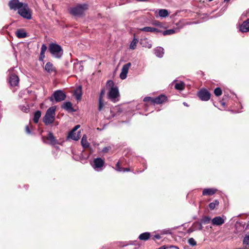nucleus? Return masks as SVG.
I'll return each instance as SVG.
<instances>
[{
  "mask_svg": "<svg viewBox=\"0 0 249 249\" xmlns=\"http://www.w3.org/2000/svg\"><path fill=\"white\" fill-rule=\"evenodd\" d=\"M88 9V5L87 4H78L75 6L70 8L69 11L71 15L75 17H80Z\"/></svg>",
  "mask_w": 249,
  "mask_h": 249,
  "instance_id": "1",
  "label": "nucleus"
},
{
  "mask_svg": "<svg viewBox=\"0 0 249 249\" xmlns=\"http://www.w3.org/2000/svg\"><path fill=\"white\" fill-rule=\"evenodd\" d=\"M56 107H51L48 108L43 118V122L45 125L53 123L55 120Z\"/></svg>",
  "mask_w": 249,
  "mask_h": 249,
  "instance_id": "2",
  "label": "nucleus"
},
{
  "mask_svg": "<svg viewBox=\"0 0 249 249\" xmlns=\"http://www.w3.org/2000/svg\"><path fill=\"white\" fill-rule=\"evenodd\" d=\"M49 51L52 55L57 58H61L63 53L61 46L54 43L50 44Z\"/></svg>",
  "mask_w": 249,
  "mask_h": 249,
  "instance_id": "3",
  "label": "nucleus"
},
{
  "mask_svg": "<svg viewBox=\"0 0 249 249\" xmlns=\"http://www.w3.org/2000/svg\"><path fill=\"white\" fill-rule=\"evenodd\" d=\"M107 84L112 86L107 94V97L111 101L115 102L116 98L119 96V90L117 87H113L114 83L112 80L107 81Z\"/></svg>",
  "mask_w": 249,
  "mask_h": 249,
  "instance_id": "4",
  "label": "nucleus"
},
{
  "mask_svg": "<svg viewBox=\"0 0 249 249\" xmlns=\"http://www.w3.org/2000/svg\"><path fill=\"white\" fill-rule=\"evenodd\" d=\"M18 13L21 17L27 19H31L32 18V11L26 3H24L23 6L18 10Z\"/></svg>",
  "mask_w": 249,
  "mask_h": 249,
  "instance_id": "5",
  "label": "nucleus"
},
{
  "mask_svg": "<svg viewBox=\"0 0 249 249\" xmlns=\"http://www.w3.org/2000/svg\"><path fill=\"white\" fill-rule=\"evenodd\" d=\"M66 98V94L62 90L55 91L49 99L52 102L54 100L56 102H60L64 101Z\"/></svg>",
  "mask_w": 249,
  "mask_h": 249,
  "instance_id": "6",
  "label": "nucleus"
},
{
  "mask_svg": "<svg viewBox=\"0 0 249 249\" xmlns=\"http://www.w3.org/2000/svg\"><path fill=\"white\" fill-rule=\"evenodd\" d=\"M197 95L200 100L207 101L210 99L211 94L207 89H201L197 92Z\"/></svg>",
  "mask_w": 249,
  "mask_h": 249,
  "instance_id": "7",
  "label": "nucleus"
},
{
  "mask_svg": "<svg viewBox=\"0 0 249 249\" xmlns=\"http://www.w3.org/2000/svg\"><path fill=\"white\" fill-rule=\"evenodd\" d=\"M24 3L21 2L19 0H11L8 2V6L11 10H19L23 6Z\"/></svg>",
  "mask_w": 249,
  "mask_h": 249,
  "instance_id": "8",
  "label": "nucleus"
},
{
  "mask_svg": "<svg viewBox=\"0 0 249 249\" xmlns=\"http://www.w3.org/2000/svg\"><path fill=\"white\" fill-rule=\"evenodd\" d=\"M46 139V140L50 141V144L53 145H54L56 144H57L58 141L56 139V138L53 136V134L52 132H49L48 136L46 137H42V140L45 142L44 140Z\"/></svg>",
  "mask_w": 249,
  "mask_h": 249,
  "instance_id": "9",
  "label": "nucleus"
},
{
  "mask_svg": "<svg viewBox=\"0 0 249 249\" xmlns=\"http://www.w3.org/2000/svg\"><path fill=\"white\" fill-rule=\"evenodd\" d=\"M131 65V63L129 62L123 66L122 69V72L120 75V77L122 79H124L126 78L127 73H128V70Z\"/></svg>",
  "mask_w": 249,
  "mask_h": 249,
  "instance_id": "10",
  "label": "nucleus"
},
{
  "mask_svg": "<svg viewBox=\"0 0 249 249\" xmlns=\"http://www.w3.org/2000/svg\"><path fill=\"white\" fill-rule=\"evenodd\" d=\"M9 83L12 87L17 86L19 83L18 77L15 74H11L9 78Z\"/></svg>",
  "mask_w": 249,
  "mask_h": 249,
  "instance_id": "11",
  "label": "nucleus"
},
{
  "mask_svg": "<svg viewBox=\"0 0 249 249\" xmlns=\"http://www.w3.org/2000/svg\"><path fill=\"white\" fill-rule=\"evenodd\" d=\"M61 108L69 112H73L76 111L73 108L71 103L69 101L64 103L61 106Z\"/></svg>",
  "mask_w": 249,
  "mask_h": 249,
  "instance_id": "12",
  "label": "nucleus"
},
{
  "mask_svg": "<svg viewBox=\"0 0 249 249\" xmlns=\"http://www.w3.org/2000/svg\"><path fill=\"white\" fill-rule=\"evenodd\" d=\"M94 168H99L102 167L105 164V161L101 158H97L94 160Z\"/></svg>",
  "mask_w": 249,
  "mask_h": 249,
  "instance_id": "13",
  "label": "nucleus"
},
{
  "mask_svg": "<svg viewBox=\"0 0 249 249\" xmlns=\"http://www.w3.org/2000/svg\"><path fill=\"white\" fill-rule=\"evenodd\" d=\"M167 100V97L165 95L160 94L159 96L154 98V105L162 104Z\"/></svg>",
  "mask_w": 249,
  "mask_h": 249,
  "instance_id": "14",
  "label": "nucleus"
},
{
  "mask_svg": "<svg viewBox=\"0 0 249 249\" xmlns=\"http://www.w3.org/2000/svg\"><path fill=\"white\" fill-rule=\"evenodd\" d=\"M240 30L242 33H246L249 31V18L244 21L240 25Z\"/></svg>",
  "mask_w": 249,
  "mask_h": 249,
  "instance_id": "15",
  "label": "nucleus"
},
{
  "mask_svg": "<svg viewBox=\"0 0 249 249\" xmlns=\"http://www.w3.org/2000/svg\"><path fill=\"white\" fill-rule=\"evenodd\" d=\"M80 127V125H77L75 126L69 132L68 137L73 140L77 141L79 140V137L78 135L76 136L73 135V133L74 132L76 131V130Z\"/></svg>",
  "mask_w": 249,
  "mask_h": 249,
  "instance_id": "16",
  "label": "nucleus"
},
{
  "mask_svg": "<svg viewBox=\"0 0 249 249\" xmlns=\"http://www.w3.org/2000/svg\"><path fill=\"white\" fill-rule=\"evenodd\" d=\"M224 223V220L221 216H216L212 220V223L214 226H220Z\"/></svg>",
  "mask_w": 249,
  "mask_h": 249,
  "instance_id": "17",
  "label": "nucleus"
},
{
  "mask_svg": "<svg viewBox=\"0 0 249 249\" xmlns=\"http://www.w3.org/2000/svg\"><path fill=\"white\" fill-rule=\"evenodd\" d=\"M151 236V233L149 232H145L140 234L138 237V239L140 240L145 241L150 239Z\"/></svg>",
  "mask_w": 249,
  "mask_h": 249,
  "instance_id": "18",
  "label": "nucleus"
},
{
  "mask_svg": "<svg viewBox=\"0 0 249 249\" xmlns=\"http://www.w3.org/2000/svg\"><path fill=\"white\" fill-rule=\"evenodd\" d=\"M216 191V189L213 188L204 189L202 191V195L203 196H212L214 194Z\"/></svg>",
  "mask_w": 249,
  "mask_h": 249,
  "instance_id": "19",
  "label": "nucleus"
},
{
  "mask_svg": "<svg viewBox=\"0 0 249 249\" xmlns=\"http://www.w3.org/2000/svg\"><path fill=\"white\" fill-rule=\"evenodd\" d=\"M45 69L49 73H51L55 71V67L52 63L50 62H48L46 63L45 66Z\"/></svg>",
  "mask_w": 249,
  "mask_h": 249,
  "instance_id": "20",
  "label": "nucleus"
},
{
  "mask_svg": "<svg viewBox=\"0 0 249 249\" xmlns=\"http://www.w3.org/2000/svg\"><path fill=\"white\" fill-rule=\"evenodd\" d=\"M16 35L18 38H25L27 36V33L22 29L17 30L16 32Z\"/></svg>",
  "mask_w": 249,
  "mask_h": 249,
  "instance_id": "21",
  "label": "nucleus"
},
{
  "mask_svg": "<svg viewBox=\"0 0 249 249\" xmlns=\"http://www.w3.org/2000/svg\"><path fill=\"white\" fill-rule=\"evenodd\" d=\"M141 31L146 32H159L160 30L158 29L151 27H144L140 29Z\"/></svg>",
  "mask_w": 249,
  "mask_h": 249,
  "instance_id": "22",
  "label": "nucleus"
},
{
  "mask_svg": "<svg viewBox=\"0 0 249 249\" xmlns=\"http://www.w3.org/2000/svg\"><path fill=\"white\" fill-rule=\"evenodd\" d=\"M185 84L183 82H179L178 83H177L175 85V89L179 90H182L185 89Z\"/></svg>",
  "mask_w": 249,
  "mask_h": 249,
  "instance_id": "23",
  "label": "nucleus"
},
{
  "mask_svg": "<svg viewBox=\"0 0 249 249\" xmlns=\"http://www.w3.org/2000/svg\"><path fill=\"white\" fill-rule=\"evenodd\" d=\"M163 49L161 47H158L154 50L155 54L156 56L161 57L163 54Z\"/></svg>",
  "mask_w": 249,
  "mask_h": 249,
  "instance_id": "24",
  "label": "nucleus"
},
{
  "mask_svg": "<svg viewBox=\"0 0 249 249\" xmlns=\"http://www.w3.org/2000/svg\"><path fill=\"white\" fill-rule=\"evenodd\" d=\"M41 112L40 110H37L34 113L33 121L35 124L38 122L39 119L41 117Z\"/></svg>",
  "mask_w": 249,
  "mask_h": 249,
  "instance_id": "25",
  "label": "nucleus"
},
{
  "mask_svg": "<svg viewBox=\"0 0 249 249\" xmlns=\"http://www.w3.org/2000/svg\"><path fill=\"white\" fill-rule=\"evenodd\" d=\"M192 227L194 229V230H202L203 229V227L202 226V224L200 222H195L192 226Z\"/></svg>",
  "mask_w": 249,
  "mask_h": 249,
  "instance_id": "26",
  "label": "nucleus"
},
{
  "mask_svg": "<svg viewBox=\"0 0 249 249\" xmlns=\"http://www.w3.org/2000/svg\"><path fill=\"white\" fill-rule=\"evenodd\" d=\"M219 201L215 199L213 202H211L209 204V207L211 210H213L216 206L219 205Z\"/></svg>",
  "mask_w": 249,
  "mask_h": 249,
  "instance_id": "27",
  "label": "nucleus"
},
{
  "mask_svg": "<svg viewBox=\"0 0 249 249\" xmlns=\"http://www.w3.org/2000/svg\"><path fill=\"white\" fill-rule=\"evenodd\" d=\"M159 15L160 17L165 18L169 15V13L166 9H160L159 11Z\"/></svg>",
  "mask_w": 249,
  "mask_h": 249,
  "instance_id": "28",
  "label": "nucleus"
},
{
  "mask_svg": "<svg viewBox=\"0 0 249 249\" xmlns=\"http://www.w3.org/2000/svg\"><path fill=\"white\" fill-rule=\"evenodd\" d=\"M141 43L143 45V47H147L149 49L152 47V45L150 43L148 42V40L147 38H145L143 40H141Z\"/></svg>",
  "mask_w": 249,
  "mask_h": 249,
  "instance_id": "29",
  "label": "nucleus"
},
{
  "mask_svg": "<svg viewBox=\"0 0 249 249\" xmlns=\"http://www.w3.org/2000/svg\"><path fill=\"white\" fill-rule=\"evenodd\" d=\"M211 221V218L207 216H203L202 219H201L200 222L202 224H207L210 223Z\"/></svg>",
  "mask_w": 249,
  "mask_h": 249,
  "instance_id": "30",
  "label": "nucleus"
},
{
  "mask_svg": "<svg viewBox=\"0 0 249 249\" xmlns=\"http://www.w3.org/2000/svg\"><path fill=\"white\" fill-rule=\"evenodd\" d=\"M138 42V40L136 38H134L132 42H131L129 47L131 49L134 50L136 49V45Z\"/></svg>",
  "mask_w": 249,
  "mask_h": 249,
  "instance_id": "31",
  "label": "nucleus"
},
{
  "mask_svg": "<svg viewBox=\"0 0 249 249\" xmlns=\"http://www.w3.org/2000/svg\"><path fill=\"white\" fill-rule=\"evenodd\" d=\"M81 144L85 148H88L89 146V143L88 142L87 139H85L84 136L83 137L81 140Z\"/></svg>",
  "mask_w": 249,
  "mask_h": 249,
  "instance_id": "32",
  "label": "nucleus"
},
{
  "mask_svg": "<svg viewBox=\"0 0 249 249\" xmlns=\"http://www.w3.org/2000/svg\"><path fill=\"white\" fill-rule=\"evenodd\" d=\"M74 94L75 95L76 98L77 100H79L81 99L82 92L81 89H77L75 91Z\"/></svg>",
  "mask_w": 249,
  "mask_h": 249,
  "instance_id": "33",
  "label": "nucleus"
},
{
  "mask_svg": "<svg viewBox=\"0 0 249 249\" xmlns=\"http://www.w3.org/2000/svg\"><path fill=\"white\" fill-rule=\"evenodd\" d=\"M176 33V31L174 29H169L167 30L162 32V34L164 36L170 35H172Z\"/></svg>",
  "mask_w": 249,
  "mask_h": 249,
  "instance_id": "34",
  "label": "nucleus"
},
{
  "mask_svg": "<svg viewBox=\"0 0 249 249\" xmlns=\"http://www.w3.org/2000/svg\"><path fill=\"white\" fill-rule=\"evenodd\" d=\"M222 93V90L221 88L217 87L215 88L214 90V94L216 96H220Z\"/></svg>",
  "mask_w": 249,
  "mask_h": 249,
  "instance_id": "35",
  "label": "nucleus"
},
{
  "mask_svg": "<svg viewBox=\"0 0 249 249\" xmlns=\"http://www.w3.org/2000/svg\"><path fill=\"white\" fill-rule=\"evenodd\" d=\"M144 102H149L152 104L154 105V98L151 97H146L143 99Z\"/></svg>",
  "mask_w": 249,
  "mask_h": 249,
  "instance_id": "36",
  "label": "nucleus"
},
{
  "mask_svg": "<svg viewBox=\"0 0 249 249\" xmlns=\"http://www.w3.org/2000/svg\"><path fill=\"white\" fill-rule=\"evenodd\" d=\"M189 244L192 247L195 246L196 245V242L193 238H190L188 239V241Z\"/></svg>",
  "mask_w": 249,
  "mask_h": 249,
  "instance_id": "37",
  "label": "nucleus"
},
{
  "mask_svg": "<svg viewBox=\"0 0 249 249\" xmlns=\"http://www.w3.org/2000/svg\"><path fill=\"white\" fill-rule=\"evenodd\" d=\"M104 106V101L103 100H99V106H98V110L99 111H101L103 108V107Z\"/></svg>",
  "mask_w": 249,
  "mask_h": 249,
  "instance_id": "38",
  "label": "nucleus"
},
{
  "mask_svg": "<svg viewBox=\"0 0 249 249\" xmlns=\"http://www.w3.org/2000/svg\"><path fill=\"white\" fill-rule=\"evenodd\" d=\"M243 244L245 245L246 246H248L249 249V235L246 236L243 240Z\"/></svg>",
  "mask_w": 249,
  "mask_h": 249,
  "instance_id": "39",
  "label": "nucleus"
},
{
  "mask_svg": "<svg viewBox=\"0 0 249 249\" xmlns=\"http://www.w3.org/2000/svg\"><path fill=\"white\" fill-rule=\"evenodd\" d=\"M150 238H151L152 240L155 241L156 239H158V240L160 239L161 238V236L159 234H155V235L151 234V236Z\"/></svg>",
  "mask_w": 249,
  "mask_h": 249,
  "instance_id": "40",
  "label": "nucleus"
},
{
  "mask_svg": "<svg viewBox=\"0 0 249 249\" xmlns=\"http://www.w3.org/2000/svg\"><path fill=\"white\" fill-rule=\"evenodd\" d=\"M123 167H121V164L120 161H118L116 165L115 169L119 172H121L123 170Z\"/></svg>",
  "mask_w": 249,
  "mask_h": 249,
  "instance_id": "41",
  "label": "nucleus"
},
{
  "mask_svg": "<svg viewBox=\"0 0 249 249\" xmlns=\"http://www.w3.org/2000/svg\"><path fill=\"white\" fill-rule=\"evenodd\" d=\"M47 47L46 46V45L44 44H43L42 46H41V52L40 53H42V54L43 53H45V52L47 50Z\"/></svg>",
  "mask_w": 249,
  "mask_h": 249,
  "instance_id": "42",
  "label": "nucleus"
},
{
  "mask_svg": "<svg viewBox=\"0 0 249 249\" xmlns=\"http://www.w3.org/2000/svg\"><path fill=\"white\" fill-rule=\"evenodd\" d=\"M105 89H103L101 91V92H100V94L99 95V100H100V99L103 100V96L105 94Z\"/></svg>",
  "mask_w": 249,
  "mask_h": 249,
  "instance_id": "43",
  "label": "nucleus"
},
{
  "mask_svg": "<svg viewBox=\"0 0 249 249\" xmlns=\"http://www.w3.org/2000/svg\"><path fill=\"white\" fill-rule=\"evenodd\" d=\"M111 149V147L110 146L105 147L103 148V149L102 150V152L104 153H107Z\"/></svg>",
  "mask_w": 249,
  "mask_h": 249,
  "instance_id": "44",
  "label": "nucleus"
},
{
  "mask_svg": "<svg viewBox=\"0 0 249 249\" xmlns=\"http://www.w3.org/2000/svg\"><path fill=\"white\" fill-rule=\"evenodd\" d=\"M45 53H43L42 54V53H40V55H39V60L40 61H43L44 58H45Z\"/></svg>",
  "mask_w": 249,
  "mask_h": 249,
  "instance_id": "45",
  "label": "nucleus"
},
{
  "mask_svg": "<svg viewBox=\"0 0 249 249\" xmlns=\"http://www.w3.org/2000/svg\"><path fill=\"white\" fill-rule=\"evenodd\" d=\"M25 131L27 134H31V132L28 125L25 126Z\"/></svg>",
  "mask_w": 249,
  "mask_h": 249,
  "instance_id": "46",
  "label": "nucleus"
},
{
  "mask_svg": "<svg viewBox=\"0 0 249 249\" xmlns=\"http://www.w3.org/2000/svg\"><path fill=\"white\" fill-rule=\"evenodd\" d=\"M194 229H193V227H191L187 231V232L188 233H191L192 232H193L194 231Z\"/></svg>",
  "mask_w": 249,
  "mask_h": 249,
  "instance_id": "47",
  "label": "nucleus"
},
{
  "mask_svg": "<svg viewBox=\"0 0 249 249\" xmlns=\"http://www.w3.org/2000/svg\"><path fill=\"white\" fill-rule=\"evenodd\" d=\"M77 135H78V136L79 137V139L80 138V132L79 131H78V132H76V131L74 132V133H73V135H75V136L76 135V136Z\"/></svg>",
  "mask_w": 249,
  "mask_h": 249,
  "instance_id": "48",
  "label": "nucleus"
},
{
  "mask_svg": "<svg viewBox=\"0 0 249 249\" xmlns=\"http://www.w3.org/2000/svg\"><path fill=\"white\" fill-rule=\"evenodd\" d=\"M129 171H130L129 168H123V170H122L123 172H128Z\"/></svg>",
  "mask_w": 249,
  "mask_h": 249,
  "instance_id": "49",
  "label": "nucleus"
},
{
  "mask_svg": "<svg viewBox=\"0 0 249 249\" xmlns=\"http://www.w3.org/2000/svg\"><path fill=\"white\" fill-rule=\"evenodd\" d=\"M156 25H157V26H160V25H161V23H160V22H158V23H156Z\"/></svg>",
  "mask_w": 249,
  "mask_h": 249,
  "instance_id": "50",
  "label": "nucleus"
},
{
  "mask_svg": "<svg viewBox=\"0 0 249 249\" xmlns=\"http://www.w3.org/2000/svg\"><path fill=\"white\" fill-rule=\"evenodd\" d=\"M230 0H224L225 2H229Z\"/></svg>",
  "mask_w": 249,
  "mask_h": 249,
  "instance_id": "51",
  "label": "nucleus"
},
{
  "mask_svg": "<svg viewBox=\"0 0 249 249\" xmlns=\"http://www.w3.org/2000/svg\"><path fill=\"white\" fill-rule=\"evenodd\" d=\"M25 110H26H26H28H28H29V108H26H26H25Z\"/></svg>",
  "mask_w": 249,
  "mask_h": 249,
  "instance_id": "52",
  "label": "nucleus"
},
{
  "mask_svg": "<svg viewBox=\"0 0 249 249\" xmlns=\"http://www.w3.org/2000/svg\"><path fill=\"white\" fill-rule=\"evenodd\" d=\"M183 104L186 105V104H185V103H183Z\"/></svg>",
  "mask_w": 249,
  "mask_h": 249,
  "instance_id": "53",
  "label": "nucleus"
},
{
  "mask_svg": "<svg viewBox=\"0 0 249 249\" xmlns=\"http://www.w3.org/2000/svg\"><path fill=\"white\" fill-rule=\"evenodd\" d=\"M183 104L186 105V104H185V103H183Z\"/></svg>",
  "mask_w": 249,
  "mask_h": 249,
  "instance_id": "54",
  "label": "nucleus"
}]
</instances>
